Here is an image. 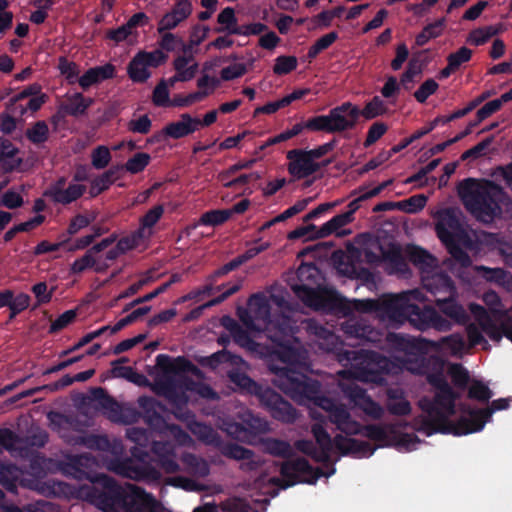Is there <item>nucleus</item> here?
I'll list each match as a JSON object with an SVG mask.
<instances>
[{"instance_id":"nucleus-32","label":"nucleus","mask_w":512,"mask_h":512,"mask_svg":"<svg viewBox=\"0 0 512 512\" xmlns=\"http://www.w3.org/2000/svg\"><path fill=\"white\" fill-rule=\"evenodd\" d=\"M192 13V4L190 1L176 2L173 9L166 13L158 23L157 31L163 33L174 29L183 20Z\"/></svg>"},{"instance_id":"nucleus-36","label":"nucleus","mask_w":512,"mask_h":512,"mask_svg":"<svg viewBox=\"0 0 512 512\" xmlns=\"http://www.w3.org/2000/svg\"><path fill=\"white\" fill-rule=\"evenodd\" d=\"M464 344L462 337L459 334H451L442 337L439 342L428 340L424 337L418 336V359L420 355L427 352L428 348L438 350L441 345H447L451 348L462 347Z\"/></svg>"},{"instance_id":"nucleus-42","label":"nucleus","mask_w":512,"mask_h":512,"mask_svg":"<svg viewBox=\"0 0 512 512\" xmlns=\"http://www.w3.org/2000/svg\"><path fill=\"white\" fill-rule=\"evenodd\" d=\"M137 403L142 410L141 416L149 426H155L163 420L157 411L160 404L156 399L149 396H140Z\"/></svg>"},{"instance_id":"nucleus-52","label":"nucleus","mask_w":512,"mask_h":512,"mask_svg":"<svg viewBox=\"0 0 512 512\" xmlns=\"http://www.w3.org/2000/svg\"><path fill=\"white\" fill-rule=\"evenodd\" d=\"M164 213V207L162 205H156L151 208L140 220V227L138 231L145 237L151 235V228L158 222Z\"/></svg>"},{"instance_id":"nucleus-24","label":"nucleus","mask_w":512,"mask_h":512,"mask_svg":"<svg viewBox=\"0 0 512 512\" xmlns=\"http://www.w3.org/2000/svg\"><path fill=\"white\" fill-rule=\"evenodd\" d=\"M96 463V459L90 454L70 455L66 456L64 460L58 463V469L65 476L77 480H90L92 477L89 475L88 471L91 470Z\"/></svg>"},{"instance_id":"nucleus-26","label":"nucleus","mask_w":512,"mask_h":512,"mask_svg":"<svg viewBox=\"0 0 512 512\" xmlns=\"http://www.w3.org/2000/svg\"><path fill=\"white\" fill-rule=\"evenodd\" d=\"M360 110L350 102H345L330 110L329 117L333 133L351 130L355 127Z\"/></svg>"},{"instance_id":"nucleus-54","label":"nucleus","mask_w":512,"mask_h":512,"mask_svg":"<svg viewBox=\"0 0 512 512\" xmlns=\"http://www.w3.org/2000/svg\"><path fill=\"white\" fill-rule=\"evenodd\" d=\"M468 239H456L443 243L451 257L459 263L462 267H469L472 263L468 253L463 250L460 246L461 243H465Z\"/></svg>"},{"instance_id":"nucleus-4","label":"nucleus","mask_w":512,"mask_h":512,"mask_svg":"<svg viewBox=\"0 0 512 512\" xmlns=\"http://www.w3.org/2000/svg\"><path fill=\"white\" fill-rule=\"evenodd\" d=\"M458 193L466 209L483 223H491L500 217L502 205L508 200L504 189L491 180L479 182L467 178L460 183Z\"/></svg>"},{"instance_id":"nucleus-33","label":"nucleus","mask_w":512,"mask_h":512,"mask_svg":"<svg viewBox=\"0 0 512 512\" xmlns=\"http://www.w3.org/2000/svg\"><path fill=\"white\" fill-rule=\"evenodd\" d=\"M108 266V263L102 261V258L98 256V253L93 251L91 247L82 257L72 263L70 270L74 274L82 273L88 268H93L96 272H102L107 269Z\"/></svg>"},{"instance_id":"nucleus-50","label":"nucleus","mask_w":512,"mask_h":512,"mask_svg":"<svg viewBox=\"0 0 512 512\" xmlns=\"http://www.w3.org/2000/svg\"><path fill=\"white\" fill-rule=\"evenodd\" d=\"M21 475L20 469L13 464H0V484L8 491L15 493L16 483Z\"/></svg>"},{"instance_id":"nucleus-60","label":"nucleus","mask_w":512,"mask_h":512,"mask_svg":"<svg viewBox=\"0 0 512 512\" xmlns=\"http://www.w3.org/2000/svg\"><path fill=\"white\" fill-rule=\"evenodd\" d=\"M115 173H116V170L109 169L108 171L103 173L101 176L94 179L91 183V187H90V191H89L91 197H95V196L99 195L101 192L107 190L114 181L113 177H114Z\"/></svg>"},{"instance_id":"nucleus-62","label":"nucleus","mask_w":512,"mask_h":512,"mask_svg":"<svg viewBox=\"0 0 512 512\" xmlns=\"http://www.w3.org/2000/svg\"><path fill=\"white\" fill-rule=\"evenodd\" d=\"M48 135L49 128L45 121L36 122L26 131L27 138L34 144L44 143L48 139Z\"/></svg>"},{"instance_id":"nucleus-45","label":"nucleus","mask_w":512,"mask_h":512,"mask_svg":"<svg viewBox=\"0 0 512 512\" xmlns=\"http://www.w3.org/2000/svg\"><path fill=\"white\" fill-rule=\"evenodd\" d=\"M92 103L93 99L85 98L81 93H74L68 96L67 102L62 106V109L66 114L78 117L84 115Z\"/></svg>"},{"instance_id":"nucleus-22","label":"nucleus","mask_w":512,"mask_h":512,"mask_svg":"<svg viewBox=\"0 0 512 512\" xmlns=\"http://www.w3.org/2000/svg\"><path fill=\"white\" fill-rule=\"evenodd\" d=\"M85 192V185L72 182L66 185V178L60 177L49 185L43 195L56 204L68 205L82 197Z\"/></svg>"},{"instance_id":"nucleus-14","label":"nucleus","mask_w":512,"mask_h":512,"mask_svg":"<svg viewBox=\"0 0 512 512\" xmlns=\"http://www.w3.org/2000/svg\"><path fill=\"white\" fill-rule=\"evenodd\" d=\"M297 278L300 284H295L292 289L296 296L308 307L317 311H326L329 305L326 299L316 290L320 271L313 263H303L297 269Z\"/></svg>"},{"instance_id":"nucleus-48","label":"nucleus","mask_w":512,"mask_h":512,"mask_svg":"<svg viewBox=\"0 0 512 512\" xmlns=\"http://www.w3.org/2000/svg\"><path fill=\"white\" fill-rule=\"evenodd\" d=\"M344 331L356 338H363L371 342L377 340L378 333L366 323L362 321H349L343 325Z\"/></svg>"},{"instance_id":"nucleus-16","label":"nucleus","mask_w":512,"mask_h":512,"mask_svg":"<svg viewBox=\"0 0 512 512\" xmlns=\"http://www.w3.org/2000/svg\"><path fill=\"white\" fill-rule=\"evenodd\" d=\"M167 58L161 50L139 51L127 66L128 76L133 82L144 83L151 77V69L165 63Z\"/></svg>"},{"instance_id":"nucleus-56","label":"nucleus","mask_w":512,"mask_h":512,"mask_svg":"<svg viewBox=\"0 0 512 512\" xmlns=\"http://www.w3.org/2000/svg\"><path fill=\"white\" fill-rule=\"evenodd\" d=\"M467 389V397L479 402H488L493 395L490 388L481 380L477 379H472Z\"/></svg>"},{"instance_id":"nucleus-5","label":"nucleus","mask_w":512,"mask_h":512,"mask_svg":"<svg viewBox=\"0 0 512 512\" xmlns=\"http://www.w3.org/2000/svg\"><path fill=\"white\" fill-rule=\"evenodd\" d=\"M249 310L242 315L243 324L254 331H266L267 337L278 346H283L284 338H291L294 333V322L284 314L271 318V306L263 293L253 294L248 301Z\"/></svg>"},{"instance_id":"nucleus-51","label":"nucleus","mask_w":512,"mask_h":512,"mask_svg":"<svg viewBox=\"0 0 512 512\" xmlns=\"http://www.w3.org/2000/svg\"><path fill=\"white\" fill-rule=\"evenodd\" d=\"M261 445L266 453L277 457H288L292 452L291 445L284 440L265 438L262 439Z\"/></svg>"},{"instance_id":"nucleus-57","label":"nucleus","mask_w":512,"mask_h":512,"mask_svg":"<svg viewBox=\"0 0 512 512\" xmlns=\"http://www.w3.org/2000/svg\"><path fill=\"white\" fill-rule=\"evenodd\" d=\"M217 22L222 25V27L218 29L219 32L226 31L229 34H234V31L240 27L237 24L235 11L232 7L223 9L217 17Z\"/></svg>"},{"instance_id":"nucleus-23","label":"nucleus","mask_w":512,"mask_h":512,"mask_svg":"<svg viewBox=\"0 0 512 512\" xmlns=\"http://www.w3.org/2000/svg\"><path fill=\"white\" fill-rule=\"evenodd\" d=\"M421 283L423 288L432 294L433 299L430 301L436 305L457 296L455 284L446 273H435L427 278L422 277Z\"/></svg>"},{"instance_id":"nucleus-9","label":"nucleus","mask_w":512,"mask_h":512,"mask_svg":"<svg viewBox=\"0 0 512 512\" xmlns=\"http://www.w3.org/2000/svg\"><path fill=\"white\" fill-rule=\"evenodd\" d=\"M188 428L201 442L217 447L223 456L242 461L240 468L244 471L256 470L262 464V460L252 450L236 443H223L219 434L209 425L193 421Z\"/></svg>"},{"instance_id":"nucleus-41","label":"nucleus","mask_w":512,"mask_h":512,"mask_svg":"<svg viewBox=\"0 0 512 512\" xmlns=\"http://www.w3.org/2000/svg\"><path fill=\"white\" fill-rule=\"evenodd\" d=\"M173 67L183 81L192 80L198 70V63L193 55H179L173 61Z\"/></svg>"},{"instance_id":"nucleus-13","label":"nucleus","mask_w":512,"mask_h":512,"mask_svg":"<svg viewBox=\"0 0 512 512\" xmlns=\"http://www.w3.org/2000/svg\"><path fill=\"white\" fill-rule=\"evenodd\" d=\"M335 146V141L325 143L317 148L292 149L286 154L288 159L287 169L294 179H303L311 176L321 169L323 164L320 159L330 152ZM326 163H324L325 165Z\"/></svg>"},{"instance_id":"nucleus-58","label":"nucleus","mask_w":512,"mask_h":512,"mask_svg":"<svg viewBox=\"0 0 512 512\" xmlns=\"http://www.w3.org/2000/svg\"><path fill=\"white\" fill-rule=\"evenodd\" d=\"M232 215L230 210H211L205 212L199 219V224L205 226H217L227 221Z\"/></svg>"},{"instance_id":"nucleus-18","label":"nucleus","mask_w":512,"mask_h":512,"mask_svg":"<svg viewBox=\"0 0 512 512\" xmlns=\"http://www.w3.org/2000/svg\"><path fill=\"white\" fill-rule=\"evenodd\" d=\"M436 232L442 243L456 239H469L458 212L453 208H447L439 212Z\"/></svg>"},{"instance_id":"nucleus-46","label":"nucleus","mask_w":512,"mask_h":512,"mask_svg":"<svg viewBox=\"0 0 512 512\" xmlns=\"http://www.w3.org/2000/svg\"><path fill=\"white\" fill-rule=\"evenodd\" d=\"M436 306L443 314L456 323L465 324L469 319L463 306L457 302L456 297L450 298Z\"/></svg>"},{"instance_id":"nucleus-20","label":"nucleus","mask_w":512,"mask_h":512,"mask_svg":"<svg viewBox=\"0 0 512 512\" xmlns=\"http://www.w3.org/2000/svg\"><path fill=\"white\" fill-rule=\"evenodd\" d=\"M339 387L345 396L367 416L375 420L383 417L384 408L367 395L363 388L354 383L345 384L342 382L339 383Z\"/></svg>"},{"instance_id":"nucleus-47","label":"nucleus","mask_w":512,"mask_h":512,"mask_svg":"<svg viewBox=\"0 0 512 512\" xmlns=\"http://www.w3.org/2000/svg\"><path fill=\"white\" fill-rule=\"evenodd\" d=\"M351 219H349L348 214H338L334 216L332 219L324 223L319 229L316 230L315 234L312 236L314 239H320L328 237L333 233H337V235H341L338 233V230L347 224L351 223Z\"/></svg>"},{"instance_id":"nucleus-53","label":"nucleus","mask_w":512,"mask_h":512,"mask_svg":"<svg viewBox=\"0 0 512 512\" xmlns=\"http://www.w3.org/2000/svg\"><path fill=\"white\" fill-rule=\"evenodd\" d=\"M141 417L135 407L129 404H119L116 414L112 415V421L120 424H133L136 423Z\"/></svg>"},{"instance_id":"nucleus-38","label":"nucleus","mask_w":512,"mask_h":512,"mask_svg":"<svg viewBox=\"0 0 512 512\" xmlns=\"http://www.w3.org/2000/svg\"><path fill=\"white\" fill-rule=\"evenodd\" d=\"M181 461L184 465L185 471L193 476L204 478L210 473L208 462L204 458L193 453H183L181 455Z\"/></svg>"},{"instance_id":"nucleus-6","label":"nucleus","mask_w":512,"mask_h":512,"mask_svg":"<svg viewBox=\"0 0 512 512\" xmlns=\"http://www.w3.org/2000/svg\"><path fill=\"white\" fill-rule=\"evenodd\" d=\"M338 361L344 366H349L348 369L337 373L342 378H352L376 384H383L384 374L392 373L395 368L393 362L387 357L368 350L340 352Z\"/></svg>"},{"instance_id":"nucleus-59","label":"nucleus","mask_w":512,"mask_h":512,"mask_svg":"<svg viewBox=\"0 0 512 512\" xmlns=\"http://www.w3.org/2000/svg\"><path fill=\"white\" fill-rule=\"evenodd\" d=\"M253 62L254 60L252 59L249 64L234 63L224 67L220 72L221 79L223 81H231L242 77L248 72L249 68L253 66Z\"/></svg>"},{"instance_id":"nucleus-8","label":"nucleus","mask_w":512,"mask_h":512,"mask_svg":"<svg viewBox=\"0 0 512 512\" xmlns=\"http://www.w3.org/2000/svg\"><path fill=\"white\" fill-rule=\"evenodd\" d=\"M289 342L290 338H284L283 346L275 344L278 349H273L251 339L243 348L256 357L268 359V368L274 375L273 381L275 373L272 371L271 365L303 373L311 371L307 350L298 345H288Z\"/></svg>"},{"instance_id":"nucleus-55","label":"nucleus","mask_w":512,"mask_h":512,"mask_svg":"<svg viewBox=\"0 0 512 512\" xmlns=\"http://www.w3.org/2000/svg\"><path fill=\"white\" fill-rule=\"evenodd\" d=\"M445 24V17L427 24L422 31L418 33V47L424 45L428 40L440 36L444 30Z\"/></svg>"},{"instance_id":"nucleus-35","label":"nucleus","mask_w":512,"mask_h":512,"mask_svg":"<svg viewBox=\"0 0 512 512\" xmlns=\"http://www.w3.org/2000/svg\"><path fill=\"white\" fill-rule=\"evenodd\" d=\"M392 183V180H387L378 186L368 189L366 186H361L357 190H354L351 194L356 195L357 197L352 200L348 205V211L344 214H348L349 219L353 221V214L360 208V203L362 201L368 200L372 197L377 196L382 190H384L389 184Z\"/></svg>"},{"instance_id":"nucleus-25","label":"nucleus","mask_w":512,"mask_h":512,"mask_svg":"<svg viewBox=\"0 0 512 512\" xmlns=\"http://www.w3.org/2000/svg\"><path fill=\"white\" fill-rule=\"evenodd\" d=\"M241 418L246 424V427L228 420L223 421L220 428L229 436L237 440H244L248 430L255 433L266 432L268 430V423L261 418L255 417L249 411L244 412Z\"/></svg>"},{"instance_id":"nucleus-17","label":"nucleus","mask_w":512,"mask_h":512,"mask_svg":"<svg viewBox=\"0 0 512 512\" xmlns=\"http://www.w3.org/2000/svg\"><path fill=\"white\" fill-rule=\"evenodd\" d=\"M361 434L371 440L384 444H389L394 441V444L400 450L412 451L416 446L415 439L409 434L400 435L396 438V427L391 424H374L362 426Z\"/></svg>"},{"instance_id":"nucleus-37","label":"nucleus","mask_w":512,"mask_h":512,"mask_svg":"<svg viewBox=\"0 0 512 512\" xmlns=\"http://www.w3.org/2000/svg\"><path fill=\"white\" fill-rule=\"evenodd\" d=\"M482 330L494 341L505 336L512 342V307L501 314L499 327L491 322V327Z\"/></svg>"},{"instance_id":"nucleus-11","label":"nucleus","mask_w":512,"mask_h":512,"mask_svg":"<svg viewBox=\"0 0 512 512\" xmlns=\"http://www.w3.org/2000/svg\"><path fill=\"white\" fill-rule=\"evenodd\" d=\"M156 362L161 368V373L155 378V385L159 394L176 402L175 394L177 391L182 393L186 391L194 392L198 383L193 381L184 372L178 370L168 355H157Z\"/></svg>"},{"instance_id":"nucleus-21","label":"nucleus","mask_w":512,"mask_h":512,"mask_svg":"<svg viewBox=\"0 0 512 512\" xmlns=\"http://www.w3.org/2000/svg\"><path fill=\"white\" fill-rule=\"evenodd\" d=\"M509 407V399L499 398L492 401L490 407L484 409H467V415L460 417V423L469 424L464 433H475L481 431L495 411L505 410Z\"/></svg>"},{"instance_id":"nucleus-34","label":"nucleus","mask_w":512,"mask_h":512,"mask_svg":"<svg viewBox=\"0 0 512 512\" xmlns=\"http://www.w3.org/2000/svg\"><path fill=\"white\" fill-rule=\"evenodd\" d=\"M114 72L115 68L111 64L93 67L87 70L81 77H78L77 82L82 89L86 90L94 84L112 78Z\"/></svg>"},{"instance_id":"nucleus-49","label":"nucleus","mask_w":512,"mask_h":512,"mask_svg":"<svg viewBox=\"0 0 512 512\" xmlns=\"http://www.w3.org/2000/svg\"><path fill=\"white\" fill-rule=\"evenodd\" d=\"M92 398L97 402V407L102 410L103 414L112 421V415L116 414L119 404L101 387L92 390Z\"/></svg>"},{"instance_id":"nucleus-3","label":"nucleus","mask_w":512,"mask_h":512,"mask_svg":"<svg viewBox=\"0 0 512 512\" xmlns=\"http://www.w3.org/2000/svg\"><path fill=\"white\" fill-rule=\"evenodd\" d=\"M427 382L432 388L433 400L429 403L427 416L420 419L418 415V432L427 436L434 433L467 435L463 431L469 424L462 425L460 418L457 421L450 419L456 413V401L461 398V393L452 388L442 371L429 373Z\"/></svg>"},{"instance_id":"nucleus-30","label":"nucleus","mask_w":512,"mask_h":512,"mask_svg":"<svg viewBox=\"0 0 512 512\" xmlns=\"http://www.w3.org/2000/svg\"><path fill=\"white\" fill-rule=\"evenodd\" d=\"M434 329L439 332H447L452 328V322L443 317L435 308L426 306L422 310L418 308V331Z\"/></svg>"},{"instance_id":"nucleus-1","label":"nucleus","mask_w":512,"mask_h":512,"mask_svg":"<svg viewBox=\"0 0 512 512\" xmlns=\"http://www.w3.org/2000/svg\"><path fill=\"white\" fill-rule=\"evenodd\" d=\"M275 373L273 385L300 405L313 403L328 413L329 421L346 435L362 433V425L352 418L343 404L321 394V383L311 379L306 372L284 369L271 365Z\"/></svg>"},{"instance_id":"nucleus-31","label":"nucleus","mask_w":512,"mask_h":512,"mask_svg":"<svg viewBox=\"0 0 512 512\" xmlns=\"http://www.w3.org/2000/svg\"><path fill=\"white\" fill-rule=\"evenodd\" d=\"M201 128V120L196 117H192L188 113H184L180 116V119L176 122L169 123L166 125L162 132L173 139H179L194 133Z\"/></svg>"},{"instance_id":"nucleus-12","label":"nucleus","mask_w":512,"mask_h":512,"mask_svg":"<svg viewBox=\"0 0 512 512\" xmlns=\"http://www.w3.org/2000/svg\"><path fill=\"white\" fill-rule=\"evenodd\" d=\"M380 254L374 253L371 249L364 250V257L368 263H377L383 261L389 274H395L401 278H409L412 271L408 267L407 259L412 264H416V246H408L403 252L400 246L389 244L387 246L377 245Z\"/></svg>"},{"instance_id":"nucleus-27","label":"nucleus","mask_w":512,"mask_h":512,"mask_svg":"<svg viewBox=\"0 0 512 512\" xmlns=\"http://www.w3.org/2000/svg\"><path fill=\"white\" fill-rule=\"evenodd\" d=\"M310 465L304 458L287 461L281 466L282 478H271L270 482L279 485L282 489L293 486L302 481V476L308 473Z\"/></svg>"},{"instance_id":"nucleus-39","label":"nucleus","mask_w":512,"mask_h":512,"mask_svg":"<svg viewBox=\"0 0 512 512\" xmlns=\"http://www.w3.org/2000/svg\"><path fill=\"white\" fill-rule=\"evenodd\" d=\"M388 403L387 409L394 415H406L411 411V405L404 397V392L400 388H390L387 391Z\"/></svg>"},{"instance_id":"nucleus-15","label":"nucleus","mask_w":512,"mask_h":512,"mask_svg":"<svg viewBox=\"0 0 512 512\" xmlns=\"http://www.w3.org/2000/svg\"><path fill=\"white\" fill-rule=\"evenodd\" d=\"M106 468L121 477L135 481L154 482L161 478L156 468L133 458L110 460L106 463Z\"/></svg>"},{"instance_id":"nucleus-28","label":"nucleus","mask_w":512,"mask_h":512,"mask_svg":"<svg viewBox=\"0 0 512 512\" xmlns=\"http://www.w3.org/2000/svg\"><path fill=\"white\" fill-rule=\"evenodd\" d=\"M151 451L156 458L158 466L168 474H174L181 470L177 460L175 446L168 441H153Z\"/></svg>"},{"instance_id":"nucleus-29","label":"nucleus","mask_w":512,"mask_h":512,"mask_svg":"<svg viewBox=\"0 0 512 512\" xmlns=\"http://www.w3.org/2000/svg\"><path fill=\"white\" fill-rule=\"evenodd\" d=\"M308 328L311 334L315 336V344L320 350L334 353L337 357L340 352L347 351L343 348V343L339 340V337L323 326L309 322Z\"/></svg>"},{"instance_id":"nucleus-61","label":"nucleus","mask_w":512,"mask_h":512,"mask_svg":"<svg viewBox=\"0 0 512 512\" xmlns=\"http://www.w3.org/2000/svg\"><path fill=\"white\" fill-rule=\"evenodd\" d=\"M386 111L387 107L385 102L379 96H375L370 102L366 104L363 110H360V115H362L365 119H373L385 114Z\"/></svg>"},{"instance_id":"nucleus-10","label":"nucleus","mask_w":512,"mask_h":512,"mask_svg":"<svg viewBox=\"0 0 512 512\" xmlns=\"http://www.w3.org/2000/svg\"><path fill=\"white\" fill-rule=\"evenodd\" d=\"M363 303L366 310L380 312L389 325H400L408 319L413 323L411 316L416 315V290L389 295L381 300L368 299Z\"/></svg>"},{"instance_id":"nucleus-19","label":"nucleus","mask_w":512,"mask_h":512,"mask_svg":"<svg viewBox=\"0 0 512 512\" xmlns=\"http://www.w3.org/2000/svg\"><path fill=\"white\" fill-rule=\"evenodd\" d=\"M260 402L278 421L293 423L298 418L297 410L271 388H266L261 394Z\"/></svg>"},{"instance_id":"nucleus-2","label":"nucleus","mask_w":512,"mask_h":512,"mask_svg":"<svg viewBox=\"0 0 512 512\" xmlns=\"http://www.w3.org/2000/svg\"><path fill=\"white\" fill-rule=\"evenodd\" d=\"M90 482L80 487L79 495L102 512H166L151 494L134 484L122 486L105 474L94 475Z\"/></svg>"},{"instance_id":"nucleus-44","label":"nucleus","mask_w":512,"mask_h":512,"mask_svg":"<svg viewBox=\"0 0 512 512\" xmlns=\"http://www.w3.org/2000/svg\"><path fill=\"white\" fill-rule=\"evenodd\" d=\"M447 374L457 389L456 391L460 393L465 391L472 381L469 371L461 363H451L448 366Z\"/></svg>"},{"instance_id":"nucleus-43","label":"nucleus","mask_w":512,"mask_h":512,"mask_svg":"<svg viewBox=\"0 0 512 512\" xmlns=\"http://www.w3.org/2000/svg\"><path fill=\"white\" fill-rule=\"evenodd\" d=\"M228 377L232 383L238 386L240 389L258 396L261 399V394L266 388L261 387L255 381H253L248 375L239 371L232 370L229 372Z\"/></svg>"},{"instance_id":"nucleus-64","label":"nucleus","mask_w":512,"mask_h":512,"mask_svg":"<svg viewBox=\"0 0 512 512\" xmlns=\"http://www.w3.org/2000/svg\"><path fill=\"white\" fill-rule=\"evenodd\" d=\"M220 512H251V508L243 499L230 498L220 504Z\"/></svg>"},{"instance_id":"nucleus-7","label":"nucleus","mask_w":512,"mask_h":512,"mask_svg":"<svg viewBox=\"0 0 512 512\" xmlns=\"http://www.w3.org/2000/svg\"><path fill=\"white\" fill-rule=\"evenodd\" d=\"M311 432L319 446V450H316L314 444L308 440L297 441L296 447L303 453L311 455L318 462L329 460L333 447L343 455L352 454L358 457L371 456L375 451V448H371L367 442L358 441L342 434H338L332 439L320 423L314 424Z\"/></svg>"},{"instance_id":"nucleus-40","label":"nucleus","mask_w":512,"mask_h":512,"mask_svg":"<svg viewBox=\"0 0 512 512\" xmlns=\"http://www.w3.org/2000/svg\"><path fill=\"white\" fill-rule=\"evenodd\" d=\"M18 149L6 139H0V165L6 172L16 169L21 164L17 157Z\"/></svg>"},{"instance_id":"nucleus-63","label":"nucleus","mask_w":512,"mask_h":512,"mask_svg":"<svg viewBox=\"0 0 512 512\" xmlns=\"http://www.w3.org/2000/svg\"><path fill=\"white\" fill-rule=\"evenodd\" d=\"M150 159L151 157L148 153H136L133 157L128 159L125 164V169L132 174L139 173L146 168L150 162Z\"/></svg>"}]
</instances>
